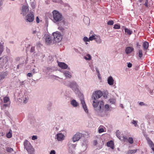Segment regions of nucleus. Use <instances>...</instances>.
Instances as JSON below:
<instances>
[{"label":"nucleus","mask_w":154,"mask_h":154,"mask_svg":"<svg viewBox=\"0 0 154 154\" xmlns=\"http://www.w3.org/2000/svg\"><path fill=\"white\" fill-rule=\"evenodd\" d=\"M103 95V93L100 90L94 91L92 95V99L94 100L93 106L96 113L101 115L103 111L104 103L102 101H99L98 99Z\"/></svg>","instance_id":"nucleus-1"},{"label":"nucleus","mask_w":154,"mask_h":154,"mask_svg":"<svg viewBox=\"0 0 154 154\" xmlns=\"http://www.w3.org/2000/svg\"><path fill=\"white\" fill-rule=\"evenodd\" d=\"M52 13L53 17L52 20L53 22L59 25H63L65 24V21L62 14L56 10H54Z\"/></svg>","instance_id":"nucleus-2"},{"label":"nucleus","mask_w":154,"mask_h":154,"mask_svg":"<svg viewBox=\"0 0 154 154\" xmlns=\"http://www.w3.org/2000/svg\"><path fill=\"white\" fill-rule=\"evenodd\" d=\"M65 85L71 88L76 93H78L79 91V86L75 81H68L66 83Z\"/></svg>","instance_id":"nucleus-3"},{"label":"nucleus","mask_w":154,"mask_h":154,"mask_svg":"<svg viewBox=\"0 0 154 154\" xmlns=\"http://www.w3.org/2000/svg\"><path fill=\"white\" fill-rule=\"evenodd\" d=\"M24 148L26 149L29 154L34 153V149L30 142L27 140H26L23 143Z\"/></svg>","instance_id":"nucleus-4"},{"label":"nucleus","mask_w":154,"mask_h":154,"mask_svg":"<svg viewBox=\"0 0 154 154\" xmlns=\"http://www.w3.org/2000/svg\"><path fill=\"white\" fill-rule=\"evenodd\" d=\"M79 97L80 100L81 101V104H82L85 112L87 114L88 113V110L85 104L83 94H80L79 95Z\"/></svg>","instance_id":"nucleus-5"},{"label":"nucleus","mask_w":154,"mask_h":154,"mask_svg":"<svg viewBox=\"0 0 154 154\" xmlns=\"http://www.w3.org/2000/svg\"><path fill=\"white\" fill-rule=\"evenodd\" d=\"M54 39L56 42H59L61 40L63 36L61 34L58 32H56L53 33Z\"/></svg>","instance_id":"nucleus-6"},{"label":"nucleus","mask_w":154,"mask_h":154,"mask_svg":"<svg viewBox=\"0 0 154 154\" xmlns=\"http://www.w3.org/2000/svg\"><path fill=\"white\" fill-rule=\"evenodd\" d=\"M93 144L94 146H97V149H100L102 148L104 144V142L103 140H100L99 141L95 140L93 141Z\"/></svg>","instance_id":"nucleus-7"},{"label":"nucleus","mask_w":154,"mask_h":154,"mask_svg":"<svg viewBox=\"0 0 154 154\" xmlns=\"http://www.w3.org/2000/svg\"><path fill=\"white\" fill-rule=\"evenodd\" d=\"M83 134L77 132L72 137L71 140L73 143L78 141L82 137Z\"/></svg>","instance_id":"nucleus-8"},{"label":"nucleus","mask_w":154,"mask_h":154,"mask_svg":"<svg viewBox=\"0 0 154 154\" xmlns=\"http://www.w3.org/2000/svg\"><path fill=\"white\" fill-rule=\"evenodd\" d=\"M8 61V57L7 56L0 58V67H3Z\"/></svg>","instance_id":"nucleus-9"},{"label":"nucleus","mask_w":154,"mask_h":154,"mask_svg":"<svg viewBox=\"0 0 154 154\" xmlns=\"http://www.w3.org/2000/svg\"><path fill=\"white\" fill-rule=\"evenodd\" d=\"M26 19L27 22H32L34 20V14L32 12L28 14L26 17Z\"/></svg>","instance_id":"nucleus-10"},{"label":"nucleus","mask_w":154,"mask_h":154,"mask_svg":"<svg viewBox=\"0 0 154 154\" xmlns=\"http://www.w3.org/2000/svg\"><path fill=\"white\" fill-rule=\"evenodd\" d=\"M29 11V6L28 5H23L21 9V12L20 14L23 16H25L26 14Z\"/></svg>","instance_id":"nucleus-11"},{"label":"nucleus","mask_w":154,"mask_h":154,"mask_svg":"<svg viewBox=\"0 0 154 154\" xmlns=\"http://www.w3.org/2000/svg\"><path fill=\"white\" fill-rule=\"evenodd\" d=\"M88 143V142L86 140H84L83 141L81 150L87 151Z\"/></svg>","instance_id":"nucleus-12"},{"label":"nucleus","mask_w":154,"mask_h":154,"mask_svg":"<svg viewBox=\"0 0 154 154\" xmlns=\"http://www.w3.org/2000/svg\"><path fill=\"white\" fill-rule=\"evenodd\" d=\"M73 143L72 140L69 141L68 144L67 146L69 148V150L70 149H75V148L76 146V144Z\"/></svg>","instance_id":"nucleus-13"},{"label":"nucleus","mask_w":154,"mask_h":154,"mask_svg":"<svg viewBox=\"0 0 154 154\" xmlns=\"http://www.w3.org/2000/svg\"><path fill=\"white\" fill-rule=\"evenodd\" d=\"M146 139L149 146L151 148V149L154 152V144L149 137H146Z\"/></svg>","instance_id":"nucleus-14"},{"label":"nucleus","mask_w":154,"mask_h":154,"mask_svg":"<svg viewBox=\"0 0 154 154\" xmlns=\"http://www.w3.org/2000/svg\"><path fill=\"white\" fill-rule=\"evenodd\" d=\"M64 137L65 136L64 135L61 133H59L57 134L56 136V139L58 141H61L63 140L64 139Z\"/></svg>","instance_id":"nucleus-15"},{"label":"nucleus","mask_w":154,"mask_h":154,"mask_svg":"<svg viewBox=\"0 0 154 154\" xmlns=\"http://www.w3.org/2000/svg\"><path fill=\"white\" fill-rule=\"evenodd\" d=\"M45 42L47 44H50L52 42V40L51 36L48 35H45Z\"/></svg>","instance_id":"nucleus-16"},{"label":"nucleus","mask_w":154,"mask_h":154,"mask_svg":"<svg viewBox=\"0 0 154 154\" xmlns=\"http://www.w3.org/2000/svg\"><path fill=\"white\" fill-rule=\"evenodd\" d=\"M134 50V48L132 47H127L125 50V52L127 54L131 53Z\"/></svg>","instance_id":"nucleus-17"},{"label":"nucleus","mask_w":154,"mask_h":154,"mask_svg":"<svg viewBox=\"0 0 154 154\" xmlns=\"http://www.w3.org/2000/svg\"><path fill=\"white\" fill-rule=\"evenodd\" d=\"M107 83L109 85H112L114 84V80L112 76L108 77L107 79Z\"/></svg>","instance_id":"nucleus-18"},{"label":"nucleus","mask_w":154,"mask_h":154,"mask_svg":"<svg viewBox=\"0 0 154 154\" xmlns=\"http://www.w3.org/2000/svg\"><path fill=\"white\" fill-rule=\"evenodd\" d=\"M62 72L66 78L70 79L72 77L71 73L69 71L64 70Z\"/></svg>","instance_id":"nucleus-19"},{"label":"nucleus","mask_w":154,"mask_h":154,"mask_svg":"<svg viewBox=\"0 0 154 154\" xmlns=\"http://www.w3.org/2000/svg\"><path fill=\"white\" fill-rule=\"evenodd\" d=\"M59 66L61 68L63 69H66L68 68V69H70L69 67L68 68V65L64 63L60 62L58 63Z\"/></svg>","instance_id":"nucleus-20"},{"label":"nucleus","mask_w":154,"mask_h":154,"mask_svg":"<svg viewBox=\"0 0 154 154\" xmlns=\"http://www.w3.org/2000/svg\"><path fill=\"white\" fill-rule=\"evenodd\" d=\"M70 104L74 107H77L79 105V103L74 99H73L70 101Z\"/></svg>","instance_id":"nucleus-21"},{"label":"nucleus","mask_w":154,"mask_h":154,"mask_svg":"<svg viewBox=\"0 0 154 154\" xmlns=\"http://www.w3.org/2000/svg\"><path fill=\"white\" fill-rule=\"evenodd\" d=\"M149 43L147 42H144L143 43V50L145 51V54H146L147 50L149 47Z\"/></svg>","instance_id":"nucleus-22"},{"label":"nucleus","mask_w":154,"mask_h":154,"mask_svg":"<svg viewBox=\"0 0 154 154\" xmlns=\"http://www.w3.org/2000/svg\"><path fill=\"white\" fill-rule=\"evenodd\" d=\"M94 40L98 44H101L102 42L101 38L99 36L96 35Z\"/></svg>","instance_id":"nucleus-23"},{"label":"nucleus","mask_w":154,"mask_h":154,"mask_svg":"<svg viewBox=\"0 0 154 154\" xmlns=\"http://www.w3.org/2000/svg\"><path fill=\"white\" fill-rule=\"evenodd\" d=\"M107 145L108 146L110 147L112 149H114V143L112 140H110L107 142Z\"/></svg>","instance_id":"nucleus-24"},{"label":"nucleus","mask_w":154,"mask_h":154,"mask_svg":"<svg viewBox=\"0 0 154 154\" xmlns=\"http://www.w3.org/2000/svg\"><path fill=\"white\" fill-rule=\"evenodd\" d=\"M7 75V74L6 72H2L0 74V79L1 80L3 79Z\"/></svg>","instance_id":"nucleus-25"},{"label":"nucleus","mask_w":154,"mask_h":154,"mask_svg":"<svg viewBox=\"0 0 154 154\" xmlns=\"http://www.w3.org/2000/svg\"><path fill=\"white\" fill-rule=\"evenodd\" d=\"M83 21L86 25L89 24L90 23V19L87 17H85L83 19Z\"/></svg>","instance_id":"nucleus-26"},{"label":"nucleus","mask_w":154,"mask_h":154,"mask_svg":"<svg viewBox=\"0 0 154 154\" xmlns=\"http://www.w3.org/2000/svg\"><path fill=\"white\" fill-rule=\"evenodd\" d=\"M5 150L8 152L9 153H11L14 151V150L12 148L8 147H6Z\"/></svg>","instance_id":"nucleus-27"},{"label":"nucleus","mask_w":154,"mask_h":154,"mask_svg":"<svg viewBox=\"0 0 154 154\" xmlns=\"http://www.w3.org/2000/svg\"><path fill=\"white\" fill-rule=\"evenodd\" d=\"M3 43H0V56L4 51Z\"/></svg>","instance_id":"nucleus-28"},{"label":"nucleus","mask_w":154,"mask_h":154,"mask_svg":"<svg viewBox=\"0 0 154 154\" xmlns=\"http://www.w3.org/2000/svg\"><path fill=\"white\" fill-rule=\"evenodd\" d=\"M137 149L130 150L126 153V154H133L136 152Z\"/></svg>","instance_id":"nucleus-29"},{"label":"nucleus","mask_w":154,"mask_h":154,"mask_svg":"<svg viewBox=\"0 0 154 154\" xmlns=\"http://www.w3.org/2000/svg\"><path fill=\"white\" fill-rule=\"evenodd\" d=\"M30 4L32 8L34 9L35 8V2H34L35 0H30Z\"/></svg>","instance_id":"nucleus-30"},{"label":"nucleus","mask_w":154,"mask_h":154,"mask_svg":"<svg viewBox=\"0 0 154 154\" xmlns=\"http://www.w3.org/2000/svg\"><path fill=\"white\" fill-rule=\"evenodd\" d=\"M138 122L137 121L135 120H133L131 123L134 125L135 127H138V125L137 124Z\"/></svg>","instance_id":"nucleus-31"},{"label":"nucleus","mask_w":154,"mask_h":154,"mask_svg":"<svg viewBox=\"0 0 154 154\" xmlns=\"http://www.w3.org/2000/svg\"><path fill=\"white\" fill-rule=\"evenodd\" d=\"M125 31L129 35H131L132 34V32L131 30L127 28H125Z\"/></svg>","instance_id":"nucleus-32"},{"label":"nucleus","mask_w":154,"mask_h":154,"mask_svg":"<svg viewBox=\"0 0 154 154\" xmlns=\"http://www.w3.org/2000/svg\"><path fill=\"white\" fill-rule=\"evenodd\" d=\"M138 56L140 58H141L143 57V51L141 49H139L138 53Z\"/></svg>","instance_id":"nucleus-33"},{"label":"nucleus","mask_w":154,"mask_h":154,"mask_svg":"<svg viewBox=\"0 0 154 154\" xmlns=\"http://www.w3.org/2000/svg\"><path fill=\"white\" fill-rule=\"evenodd\" d=\"M11 130L10 129L9 132L7 134L6 136L8 138H10L12 137V134L11 133Z\"/></svg>","instance_id":"nucleus-34"},{"label":"nucleus","mask_w":154,"mask_h":154,"mask_svg":"<svg viewBox=\"0 0 154 154\" xmlns=\"http://www.w3.org/2000/svg\"><path fill=\"white\" fill-rule=\"evenodd\" d=\"M69 154H77L75 149H70L69 150Z\"/></svg>","instance_id":"nucleus-35"},{"label":"nucleus","mask_w":154,"mask_h":154,"mask_svg":"<svg viewBox=\"0 0 154 154\" xmlns=\"http://www.w3.org/2000/svg\"><path fill=\"white\" fill-rule=\"evenodd\" d=\"M84 58L86 60H90L91 59V57L89 54H88L86 56L84 57Z\"/></svg>","instance_id":"nucleus-36"},{"label":"nucleus","mask_w":154,"mask_h":154,"mask_svg":"<svg viewBox=\"0 0 154 154\" xmlns=\"http://www.w3.org/2000/svg\"><path fill=\"white\" fill-rule=\"evenodd\" d=\"M116 135L119 139H121V137L120 136V132L119 130H118L116 131Z\"/></svg>","instance_id":"nucleus-37"},{"label":"nucleus","mask_w":154,"mask_h":154,"mask_svg":"<svg viewBox=\"0 0 154 154\" xmlns=\"http://www.w3.org/2000/svg\"><path fill=\"white\" fill-rule=\"evenodd\" d=\"M9 100L10 99L8 97H5L3 99L4 102V103H7Z\"/></svg>","instance_id":"nucleus-38"},{"label":"nucleus","mask_w":154,"mask_h":154,"mask_svg":"<svg viewBox=\"0 0 154 154\" xmlns=\"http://www.w3.org/2000/svg\"><path fill=\"white\" fill-rule=\"evenodd\" d=\"M96 35H92L91 36H90L89 37V40L90 41H92L93 40H95V38Z\"/></svg>","instance_id":"nucleus-39"},{"label":"nucleus","mask_w":154,"mask_h":154,"mask_svg":"<svg viewBox=\"0 0 154 154\" xmlns=\"http://www.w3.org/2000/svg\"><path fill=\"white\" fill-rule=\"evenodd\" d=\"M109 102L112 104H115L116 102V100L114 99H111L109 100Z\"/></svg>","instance_id":"nucleus-40"},{"label":"nucleus","mask_w":154,"mask_h":154,"mask_svg":"<svg viewBox=\"0 0 154 154\" xmlns=\"http://www.w3.org/2000/svg\"><path fill=\"white\" fill-rule=\"evenodd\" d=\"M104 109L106 111H109V105L107 104L105 105Z\"/></svg>","instance_id":"nucleus-41"},{"label":"nucleus","mask_w":154,"mask_h":154,"mask_svg":"<svg viewBox=\"0 0 154 154\" xmlns=\"http://www.w3.org/2000/svg\"><path fill=\"white\" fill-rule=\"evenodd\" d=\"M128 142L131 144H132L133 143V140L132 138L130 137L128 140Z\"/></svg>","instance_id":"nucleus-42"},{"label":"nucleus","mask_w":154,"mask_h":154,"mask_svg":"<svg viewBox=\"0 0 154 154\" xmlns=\"http://www.w3.org/2000/svg\"><path fill=\"white\" fill-rule=\"evenodd\" d=\"M49 77L50 79H56L57 78H59L58 77L55 76L54 75H51L49 76Z\"/></svg>","instance_id":"nucleus-43"},{"label":"nucleus","mask_w":154,"mask_h":154,"mask_svg":"<svg viewBox=\"0 0 154 154\" xmlns=\"http://www.w3.org/2000/svg\"><path fill=\"white\" fill-rule=\"evenodd\" d=\"M113 28L117 29H119L120 28V26L117 24H115L114 25Z\"/></svg>","instance_id":"nucleus-44"},{"label":"nucleus","mask_w":154,"mask_h":154,"mask_svg":"<svg viewBox=\"0 0 154 154\" xmlns=\"http://www.w3.org/2000/svg\"><path fill=\"white\" fill-rule=\"evenodd\" d=\"M87 151L81 150L80 152L77 153V154H86Z\"/></svg>","instance_id":"nucleus-45"},{"label":"nucleus","mask_w":154,"mask_h":154,"mask_svg":"<svg viewBox=\"0 0 154 154\" xmlns=\"http://www.w3.org/2000/svg\"><path fill=\"white\" fill-rule=\"evenodd\" d=\"M83 40L85 42H89V38H88L86 36H85L83 38Z\"/></svg>","instance_id":"nucleus-46"},{"label":"nucleus","mask_w":154,"mask_h":154,"mask_svg":"<svg viewBox=\"0 0 154 154\" xmlns=\"http://www.w3.org/2000/svg\"><path fill=\"white\" fill-rule=\"evenodd\" d=\"M107 24L108 25H113L114 24V21L112 20L109 21L107 23Z\"/></svg>","instance_id":"nucleus-47"},{"label":"nucleus","mask_w":154,"mask_h":154,"mask_svg":"<svg viewBox=\"0 0 154 154\" xmlns=\"http://www.w3.org/2000/svg\"><path fill=\"white\" fill-rule=\"evenodd\" d=\"M127 139V138L126 136H123L122 137H121V139H120L122 140H123L125 141Z\"/></svg>","instance_id":"nucleus-48"},{"label":"nucleus","mask_w":154,"mask_h":154,"mask_svg":"<svg viewBox=\"0 0 154 154\" xmlns=\"http://www.w3.org/2000/svg\"><path fill=\"white\" fill-rule=\"evenodd\" d=\"M95 69H96V71L97 74L98 76H99V75H100L99 71V70L98 68L97 67H96Z\"/></svg>","instance_id":"nucleus-49"},{"label":"nucleus","mask_w":154,"mask_h":154,"mask_svg":"<svg viewBox=\"0 0 154 154\" xmlns=\"http://www.w3.org/2000/svg\"><path fill=\"white\" fill-rule=\"evenodd\" d=\"M36 35L37 36L38 38H40V35H41V32H40L39 31H38V32H37Z\"/></svg>","instance_id":"nucleus-50"},{"label":"nucleus","mask_w":154,"mask_h":154,"mask_svg":"<svg viewBox=\"0 0 154 154\" xmlns=\"http://www.w3.org/2000/svg\"><path fill=\"white\" fill-rule=\"evenodd\" d=\"M104 131V129L103 128H100L99 129L98 132L99 133H101L103 132Z\"/></svg>","instance_id":"nucleus-51"},{"label":"nucleus","mask_w":154,"mask_h":154,"mask_svg":"<svg viewBox=\"0 0 154 154\" xmlns=\"http://www.w3.org/2000/svg\"><path fill=\"white\" fill-rule=\"evenodd\" d=\"M29 100L28 97H25L24 99L23 100V102L24 103H26Z\"/></svg>","instance_id":"nucleus-52"},{"label":"nucleus","mask_w":154,"mask_h":154,"mask_svg":"<svg viewBox=\"0 0 154 154\" xmlns=\"http://www.w3.org/2000/svg\"><path fill=\"white\" fill-rule=\"evenodd\" d=\"M39 30H37L36 29L35 30H33L32 31V33L33 34H37V32H38Z\"/></svg>","instance_id":"nucleus-53"},{"label":"nucleus","mask_w":154,"mask_h":154,"mask_svg":"<svg viewBox=\"0 0 154 154\" xmlns=\"http://www.w3.org/2000/svg\"><path fill=\"white\" fill-rule=\"evenodd\" d=\"M127 64H128V65H127V66L129 67V68H131L132 67V64L131 63H130V62H129V63H127Z\"/></svg>","instance_id":"nucleus-54"},{"label":"nucleus","mask_w":154,"mask_h":154,"mask_svg":"<svg viewBox=\"0 0 154 154\" xmlns=\"http://www.w3.org/2000/svg\"><path fill=\"white\" fill-rule=\"evenodd\" d=\"M50 154H56L55 151L54 150H52L51 151Z\"/></svg>","instance_id":"nucleus-55"},{"label":"nucleus","mask_w":154,"mask_h":154,"mask_svg":"<svg viewBox=\"0 0 154 154\" xmlns=\"http://www.w3.org/2000/svg\"><path fill=\"white\" fill-rule=\"evenodd\" d=\"M37 138V136L34 135L32 137V140H34L36 139Z\"/></svg>","instance_id":"nucleus-56"},{"label":"nucleus","mask_w":154,"mask_h":154,"mask_svg":"<svg viewBox=\"0 0 154 154\" xmlns=\"http://www.w3.org/2000/svg\"><path fill=\"white\" fill-rule=\"evenodd\" d=\"M148 0H146L145 3L144 4V5L146 7H148Z\"/></svg>","instance_id":"nucleus-57"},{"label":"nucleus","mask_w":154,"mask_h":154,"mask_svg":"<svg viewBox=\"0 0 154 154\" xmlns=\"http://www.w3.org/2000/svg\"><path fill=\"white\" fill-rule=\"evenodd\" d=\"M35 51V47H31L30 49V52H33Z\"/></svg>","instance_id":"nucleus-58"},{"label":"nucleus","mask_w":154,"mask_h":154,"mask_svg":"<svg viewBox=\"0 0 154 154\" xmlns=\"http://www.w3.org/2000/svg\"><path fill=\"white\" fill-rule=\"evenodd\" d=\"M27 76H28L29 77H31L32 76V73H30V72H29V73H28L27 74Z\"/></svg>","instance_id":"nucleus-59"},{"label":"nucleus","mask_w":154,"mask_h":154,"mask_svg":"<svg viewBox=\"0 0 154 154\" xmlns=\"http://www.w3.org/2000/svg\"><path fill=\"white\" fill-rule=\"evenodd\" d=\"M74 51H75V52H76V53H80V51L78 50V49L75 48H74Z\"/></svg>","instance_id":"nucleus-60"},{"label":"nucleus","mask_w":154,"mask_h":154,"mask_svg":"<svg viewBox=\"0 0 154 154\" xmlns=\"http://www.w3.org/2000/svg\"><path fill=\"white\" fill-rule=\"evenodd\" d=\"M58 29L62 31H63L64 30L63 28L62 27H59Z\"/></svg>","instance_id":"nucleus-61"},{"label":"nucleus","mask_w":154,"mask_h":154,"mask_svg":"<svg viewBox=\"0 0 154 154\" xmlns=\"http://www.w3.org/2000/svg\"><path fill=\"white\" fill-rule=\"evenodd\" d=\"M149 92L151 94H152L153 93V90H152L150 89V88L149 89Z\"/></svg>","instance_id":"nucleus-62"},{"label":"nucleus","mask_w":154,"mask_h":154,"mask_svg":"<svg viewBox=\"0 0 154 154\" xmlns=\"http://www.w3.org/2000/svg\"><path fill=\"white\" fill-rule=\"evenodd\" d=\"M36 21L37 23H38L39 22V19L38 17H36Z\"/></svg>","instance_id":"nucleus-63"},{"label":"nucleus","mask_w":154,"mask_h":154,"mask_svg":"<svg viewBox=\"0 0 154 154\" xmlns=\"http://www.w3.org/2000/svg\"><path fill=\"white\" fill-rule=\"evenodd\" d=\"M139 104L140 106H143L144 105V103L143 102H140L139 103Z\"/></svg>","instance_id":"nucleus-64"}]
</instances>
